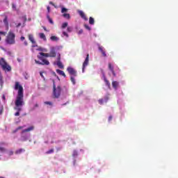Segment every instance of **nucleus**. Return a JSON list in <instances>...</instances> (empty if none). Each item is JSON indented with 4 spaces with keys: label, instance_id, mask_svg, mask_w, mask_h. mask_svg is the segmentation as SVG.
Wrapping results in <instances>:
<instances>
[{
    "label": "nucleus",
    "instance_id": "7c9ffc66",
    "mask_svg": "<svg viewBox=\"0 0 178 178\" xmlns=\"http://www.w3.org/2000/svg\"><path fill=\"white\" fill-rule=\"evenodd\" d=\"M84 27H85V29H86V30H88L89 31H90V30H91V28L88 24H85Z\"/></svg>",
    "mask_w": 178,
    "mask_h": 178
},
{
    "label": "nucleus",
    "instance_id": "6e6552de",
    "mask_svg": "<svg viewBox=\"0 0 178 178\" xmlns=\"http://www.w3.org/2000/svg\"><path fill=\"white\" fill-rule=\"evenodd\" d=\"M28 38L29 41L33 44L32 47L33 48H35V47H38L37 44V42H35V40L34 39V36L32 34L28 35Z\"/></svg>",
    "mask_w": 178,
    "mask_h": 178
},
{
    "label": "nucleus",
    "instance_id": "5fc2aeb1",
    "mask_svg": "<svg viewBox=\"0 0 178 178\" xmlns=\"http://www.w3.org/2000/svg\"><path fill=\"white\" fill-rule=\"evenodd\" d=\"M3 99H5V95L3 96Z\"/></svg>",
    "mask_w": 178,
    "mask_h": 178
},
{
    "label": "nucleus",
    "instance_id": "ddd939ff",
    "mask_svg": "<svg viewBox=\"0 0 178 178\" xmlns=\"http://www.w3.org/2000/svg\"><path fill=\"white\" fill-rule=\"evenodd\" d=\"M79 15L81 16V17H82V19H83V20H88V19L86 16V14H84V12L79 11Z\"/></svg>",
    "mask_w": 178,
    "mask_h": 178
},
{
    "label": "nucleus",
    "instance_id": "393cba45",
    "mask_svg": "<svg viewBox=\"0 0 178 178\" xmlns=\"http://www.w3.org/2000/svg\"><path fill=\"white\" fill-rule=\"evenodd\" d=\"M24 151H25L24 149H19L15 152V154H22V152H24Z\"/></svg>",
    "mask_w": 178,
    "mask_h": 178
},
{
    "label": "nucleus",
    "instance_id": "de8ad7c7",
    "mask_svg": "<svg viewBox=\"0 0 178 178\" xmlns=\"http://www.w3.org/2000/svg\"><path fill=\"white\" fill-rule=\"evenodd\" d=\"M43 72H40V75L41 76V77H42V79H44V75L42 74Z\"/></svg>",
    "mask_w": 178,
    "mask_h": 178
},
{
    "label": "nucleus",
    "instance_id": "5701e85b",
    "mask_svg": "<svg viewBox=\"0 0 178 178\" xmlns=\"http://www.w3.org/2000/svg\"><path fill=\"white\" fill-rule=\"evenodd\" d=\"M50 40L51 41H58L59 40V38L56 37V36H51L50 38Z\"/></svg>",
    "mask_w": 178,
    "mask_h": 178
},
{
    "label": "nucleus",
    "instance_id": "4468645a",
    "mask_svg": "<svg viewBox=\"0 0 178 178\" xmlns=\"http://www.w3.org/2000/svg\"><path fill=\"white\" fill-rule=\"evenodd\" d=\"M56 73H58V74H60V76H63V77H66V74H65V72L60 70H56Z\"/></svg>",
    "mask_w": 178,
    "mask_h": 178
},
{
    "label": "nucleus",
    "instance_id": "bb28decb",
    "mask_svg": "<svg viewBox=\"0 0 178 178\" xmlns=\"http://www.w3.org/2000/svg\"><path fill=\"white\" fill-rule=\"evenodd\" d=\"M70 81H72V84H76V79H74V77L71 76L70 77Z\"/></svg>",
    "mask_w": 178,
    "mask_h": 178
},
{
    "label": "nucleus",
    "instance_id": "b1692460",
    "mask_svg": "<svg viewBox=\"0 0 178 178\" xmlns=\"http://www.w3.org/2000/svg\"><path fill=\"white\" fill-rule=\"evenodd\" d=\"M3 23H4V24H6V26H8L9 22H8V17L7 16L5 17V18L3 19Z\"/></svg>",
    "mask_w": 178,
    "mask_h": 178
},
{
    "label": "nucleus",
    "instance_id": "cd10ccee",
    "mask_svg": "<svg viewBox=\"0 0 178 178\" xmlns=\"http://www.w3.org/2000/svg\"><path fill=\"white\" fill-rule=\"evenodd\" d=\"M68 25L67 22H64L63 24H62V26H61V29H65V27H67Z\"/></svg>",
    "mask_w": 178,
    "mask_h": 178
},
{
    "label": "nucleus",
    "instance_id": "aec40b11",
    "mask_svg": "<svg viewBox=\"0 0 178 178\" xmlns=\"http://www.w3.org/2000/svg\"><path fill=\"white\" fill-rule=\"evenodd\" d=\"M6 151V149L5 147H0V156H2V154Z\"/></svg>",
    "mask_w": 178,
    "mask_h": 178
},
{
    "label": "nucleus",
    "instance_id": "8fccbe9b",
    "mask_svg": "<svg viewBox=\"0 0 178 178\" xmlns=\"http://www.w3.org/2000/svg\"><path fill=\"white\" fill-rule=\"evenodd\" d=\"M9 155L10 156V155H13V151H10V152H9Z\"/></svg>",
    "mask_w": 178,
    "mask_h": 178
},
{
    "label": "nucleus",
    "instance_id": "f257e3e1",
    "mask_svg": "<svg viewBox=\"0 0 178 178\" xmlns=\"http://www.w3.org/2000/svg\"><path fill=\"white\" fill-rule=\"evenodd\" d=\"M15 90H18V93L15 99V111H17L15 113V116H20V111H22V106L24 105V101L23 98H24V95L23 93V86L20 85L19 82H15Z\"/></svg>",
    "mask_w": 178,
    "mask_h": 178
},
{
    "label": "nucleus",
    "instance_id": "c85d7f7f",
    "mask_svg": "<svg viewBox=\"0 0 178 178\" xmlns=\"http://www.w3.org/2000/svg\"><path fill=\"white\" fill-rule=\"evenodd\" d=\"M72 30H73V28H72V27H70V26H68V27L67 28V31L68 33H72Z\"/></svg>",
    "mask_w": 178,
    "mask_h": 178
},
{
    "label": "nucleus",
    "instance_id": "6e6d98bb",
    "mask_svg": "<svg viewBox=\"0 0 178 178\" xmlns=\"http://www.w3.org/2000/svg\"><path fill=\"white\" fill-rule=\"evenodd\" d=\"M0 178H5V177H0Z\"/></svg>",
    "mask_w": 178,
    "mask_h": 178
},
{
    "label": "nucleus",
    "instance_id": "f8f14e48",
    "mask_svg": "<svg viewBox=\"0 0 178 178\" xmlns=\"http://www.w3.org/2000/svg\"><path fill=\"white\" fill-rule=\"evenodd\" d=\"M34 130V126H31L28 129L22 130V133H29V131H33Z\"/></svg>",
    "mask_w": 178,
    "mask_h": 178
},
{
    "label": "nucleus",
    "instance_id": "7ed1b4c3",
    "mask_svg": "<svg viewBox=\"0 0 178 178\" xmlns=\"http://www.w3.org/2000/svg\"><path fill=\"white\" fill-rule=\"evenodd\" d=\"M6 43L8 45H13L16 44V35L12 31H9L6 38Z\"/></svg>",
    "mask_w": 178,
    "mask_h": 178
},
{
    "label": "nucleus",
    "instance_id": "f704fd0d",
    "mask_svg": "<svg viewBox=\"0 0 178 178\" xmlns=\"http://www.w3.org/2000/svg\"><path fill=\"white\" fill-rule=\"evenodd\" d=\"M63 35H65V37H67V38L69 37V34H67V33H66L65 31L63 32Z\"/></svg>",
    "mask_w": 178,
    "mask_h": 178
},
{
    "label": "nucleus",
    "instance_id": "9b49d317",
    "mask_svg": "<svg viewBox=\"0 0 178 178\" xmlns=\"http://www.w3.org/2000/svg\"><path fill=\"white\" fill-rule=\"evenodd\" d=\"M99 51L102 52V54L104 58H106V53L105 52V50H104V47H102V46L99 47Z\"/></svg>",
    "mask_w": 178,
    "mask_h": 178
},
{
    "label": "nucleus",
    "instance_id": "423d86ee",
    "mask_svg": "<svg viewBox=\"0 0 178 178\" xmlns=\"http://www.w3.org/2000/svg\"><path fill=\"white\" fill-rule=\"evenodd\" d=\"M67 71L68 72L69 74H70L71 76H73V77L77 76V71H76L74 68L72 67H68L67 68Z\"/></svg>",
    "mask_w": 178,
    "mask_h": 178
},
{
    "label": "nucleus",
    "instance_id": "864d4df0",
    "mask_svg": "<svg viewBox=\"0 0 178 178\" xmlns=\"http://www.w3.org/2000/svg\"><path fill=\"white\" fill-rule=\"evenodd\" d=\"M17 61H18V62H21V60H20L19 58H17Z\"/></svg>",
    "mask_w": 178,
    "mask_h": 178
},
{
    "label": "nucleus",
    "instance_id": "a211bd4d",
    "mask_svg": "<svg viewBox=\"0 0 178 178\" xmlns=\"http://www.w3.org/2000/svg\"><path fill=\"white\" fill-rule=\"evenodd\" d=\"M104 82L106 83V86H107V87H108V88H111V83H109V81H108L106 77L104 76Z\"/></svg>",
    "mask_w": 178,
    "mask_h": 178
},
{
    "label": "nucleus",
    "instance_id": "09e8293b",
    "mask_svg": "<svg viewBox=\"0 0 178 178\" xmlns=\"http://www.w3.org/2000/svg\"><path fill=\"white\" fill-rule=\"evenodd\" d=\"M2 113H3V109H0V115H2Z\"/></svg>",
    "mask_w": 178,
    "mask_h": 178
},
{
    "label": "nucleus",
    "instance_id": "2f4dec72",
    "mask_svg": "<svg viewBox=\"0 0 178 178\" xmlns=\"http://www.w3.org/2000/svg\"><path fill=\"white\" fill-rule=\"evenodd\" d=\"M98 102L100 105H103L104 104V99H100L98 100Z\"/></svg>",
    "mask_w": 178,
    "mask_h": 178
},
{
    "label": "nucleus",
    "instance_id": "4c0bfd02",
    "mask_svg": "<svg viewBox=\"0 0 178 178\" xmlns=\"http://www.w3.org/2000/svg\"><path fill=\"white\" fill-rule=\"evenodd\" d=\"M37 51H44V52H47V50H44V49H42V47H39V48L37 49Z\"/></svg>",
    "mask_w": 178,
    "mask_h": 178
},
{
    "label": "nucleus",
    "instance_id": "f03ea898",
    "mask_svg": "<svg viewBox=\"0 0 178 178\" xmlns=\"http://www.w3.org/2000/svg\"><path fill=\"white\" fill-rule=\"evenodd\" d=\"M51 58L49 53H39V55L37 56L39 60H35L36 65H41L42 66H48L49 65V61L44 58ZM41 60V61H40Z\"/></svg>",
    "mask_w": 178,
    "mask_h": 178
},
{
    "label": "nucleus",
    "instance_id": "a878e982",
    "mask_svg": "<svg viewBox=\"0 0 178 178\" xmlns=\"http://www.w3.org/2000/svg\"><path fill=\"white\" fill-rule=\"evenodd\" d=\"M54 149H51L48 150L47 152H46V154L47 155H49V154H54Z\"/></svg>",
    "mask_w": 178,
    "mask_h": 178
},
{
    "label": "nucleus",
    "instance_id": "39448f33",
    "mask_svg": "<svg viewBox=\"0 0 178 178\" xmlns=\"http://www.w3.org/2000/svg\"><path fill=\"white\" fill-rule=\"evenodd\" d=\"M0 66H1L3 70H7V72L12 70V67L8 65V63H6L3 58H0Z\"/></svg>",
    "mask_w": 178,
    "mask_h": 178
},
{
    "label": "nucleus",
    "instance_id": "473e14b6",
    "mask_svg": "<svg viewBox=\"0 0 178 178\" xmlns=\"http://www.w3.org/2000/svg\"><path fill=\"white\" fill-rule=\"evenodd\" d=\"M35 108H38V104H35L34 107L31 109V111H34Z\"/></svg>",
    "mask_w": 178,
    "mask_h": 178
},
{
    "label": "nucleus",
    "instance_id": "58836bf2",
    "mask_svg": "<svg viewBox=\"0 0 178 178\" xmlns=\"http://www.w3.org/2000/svg\"><path fill=\"white\" fill-rule=\"evenodd\" d=\"M57 62H60V54H59L57 57Z\"/></svg>",
    "mask_w": 178,
    "mask_h": 178
},
{
    "label": "nucleus",
    "instance_id": "ea45409f",
    "mask_svg": "<svg viewBox=\"0 0 178 178\" xmlns=\"http://www.w3.org/2000/svg\"><path fill=\"white\" fill-rule=\"evenodd\" d=\"M49 5H52V6H54V8H56V6H55V3H54V2L52 1H49Z\"/></svg>",
    "mask_w": 178,
    "mask_h": 178
},
{
    "label": "nucleus",
    "instance_id": "9d476101",
    "mask_svg": "<svg viewBox=\"0 0 178 178\" xmlns=\"http://www.w3.org/2000/svg\"><path fill=\"white\" fill-rule=\"evenodd\" d=\"M108 69L109 70H111V73H113L114 77H116V73L115 72V70H113V66L111 63H108Z\"/></svg>",
    "mask_w": 178,
    "mask_h": 178
},
{
    "label": "nucleus",
    "instance_id": "e433bc0d",
    "mask_svg": "<svg viewBox=\"0 0 178 178\" xmlns=\"http://www.w3.org/2000/svg\"><path fill=\"white\" fill-rule=\"evenodd\" d=\"M0 35H6V32L0 31Z\"/></svg>",
    "mask_w": 178,
    "mask_h": 178
},
{
    "label": "nucleus",
    "instance_id": "2eb2a0df",
    "mask_svg": "<svg viewBox=\"0 0 178 178\" xmlns=\"http://www.w3.org/2000/svg\"><path fill=\"white\" fill-rule=\"evenodd\" d=\"M39 37L41 38V40H43V41H47V36H45V34L44 33H40Z\"/></svg>",
    "mask_w": 178,
    "mask_h": 178
},
{
    "label": "nucleus",
    "instance_id": "a19ab883",
    "mask_svg": "<svg viewBox=\"0 0 178 178\" xmlns=\"http://www.w3.org/2000/svg\"><path fill=\"white\" fill-rule=\"evenodd\" d=\"M12 8L14 10H16V5H15L14 3L12 4Z\"/></svg>",
    "mask_w": 178,
    "mask_h": 178
},
{
    "label": "nucleus",
    "instance_id": "c9c22d12",
    "mask_svg": "<svg viewBox=\"0 0 178 178\" xmlns=\"http://www.w3.org/2000/svg\"><path fill=\"white\" fill-rule=\"evenodd\" d=\"M44 104H45L46 105L52 106V102H45Z\"/></svg>",
    "mask_w": 178,
    "mask_h": 178
},
{
    "label": "nucleus",
    "instance_id": "f3484780",
    "mask_svg": "<svg viewBox=\"0 0 178 178\" xmlns=\"http://www.w3.org/2000/svg\"><path fill=\"white\" fill-rule=\"evenodd\" d=\"M56 65L59 67V69H63L65 67L63 66V64L60 61H57Z\"/></svg>",
    "mask_w": 178,
    "mask_h": 178
},
{
    "label": "nucleus",
    "instance_id": "20e7f679",
    "mask_svg": "<svg viewBox=\"0 0 178 178\" xmlns=\"http://www.w3.org/2000/svg\"><path fill=\"white\" fill-rule=\"evenodd\" d=\"M62 92V88L60 86H57L55 85V81H53V95L55 98H59Z\"/></svg>",
    "mask_w": 178,
    "mask_h": 178
},
{
    "label": "nucleus",
    "instance_id": "49530a36",
    "mask_svg": "<svg viewBox=\"0 0 178 178\" xmlns=\"http://www.w3.org/2000/svg\"><path fill=\"white\" fill-rule=\"evenodd\" d=\"M104 99H105V102H108V99H109V97H106Z\"/></svg>",
    "mask_w": 178,
    "mask_h": 178
},
{
    "label": "nucleus",
    "instance_id": "603ef678",
    "mask_svg": "<svg viewBox=\"0 0 178 178\" xmlns=\"http://www.w3.org/2000/svg\"><path fill=\"white\" fill-rule=\"evenodd\" d=\"M44 31H47V28H44Z\"/></svg>",
    "mask_w": 178,
    "mask_h": 178
},
{
    "label": "nucleus",
    "instance_id": "3c124183",
    "mask_svg": "<svg viewBox=\"0 0 178 178\" xmlns=\"http://www.w3.org/2000/svg\"><path fill=\"white\" fill-rule=\"evenodd\" d=\"M25 45H27V41L24 42Z\"/></svg>",
    "mask_w": 178,
    "mask_h": 178
},
{
    "label": "nucleus",
    "instance_id": "dca6fc26",
    "mask_svg": "<svg viewBox=\"0 0 178 178\" xmlns=\"http://www.w3.org/2000/svg\"><path fill=\"white\" fill-rule=\"evenodd\" d=\"M112 86L115 88V90H117L118 87H119V82H118L116 81H113L112 82Z\"/></svg>",
    "mask_w": 178,
    "mask_h": 178
},
{
    "label": "nucleus",
    "instance_id": "1a4fd4ad",
    "mask_svg": "<svg viewBox=\"0 0 178 178\" xmlns=\"http://www.w3.org/2000/svg\"><path fill=\"white\" fill-rule=\"evenodd\" d=\"M49 54H50V58H56V49H55V47H51Z\"/></svg>",
    "mask_w": 178,
    "mask_h": 178
},
{
    "label": "nucleus",
    "instance_id": "a18cd8bd",
    "mask_svg": "<svg viewBox=\"0 0 178 178\" xmlns=\"http://www.w3.org/2000/svg\"><path fill=\"white\" fill-rule=\"evenodd\" d=\"M25 39H26V38H24V36H22L20 38L21 41H24Z\"/></svg>",
    "mask_w": 178,
    "mask_h": 178
},
{
    "label": "nucleus",
    "instance_id": "79ce46f5",
    "mask_svg": "<svg viewBox=\"0 0 178 178\" xmlns=\"http://www.w3.org/2000/svg\"><path fill=\"white\" fill-rule=\"evenodd\" d=\"M47 12L49 13L51 12V7L47 6Z\"/></svg>",
    "mask_w": 178,
    "mask_h": 178
},
{
    "label": "nucleus",
    "instance_id": "6ab92c4d",
    "mask_svg": "<svg viewBox=\"0 0 178 178\" xmlns=\"http://www.w3.org/2000/svg\"><path fill=\"white\" fill-rule=\"evenodd\" d=\"M63 17H65V19H67L69 20V19H70V14L64 13L63 14Z\"/></svg>",
    "mask_w": 178,
    "mask_h": 178
},
{
    "label": "nucleus",
    "instance_id": "37998d69",
    "mask_svg": "<svg viewBox=\"0 0 178 178\" xmlns=\"http://www.w3.org/2000/svg\"><path fill=\"white\" fill-rule=\"evenodd\" d=\"M112 119H113L112 115H110V116L108 117V122H111V121L112 120Z\"/></svg>",
    "mask_w": 178,
    "mask_h": 178
},
{
    "label": "nucleus",
    "instance_id": "4be33fe9",
    "mask_svg": "<svg viewBox=\"0 0 178 178\" xmlns=\"http://www.w3.org/2000/svg\"><path fill=\"white\" fill-rule=\"evenodd\" d=\"M95 23V21L94 20V18L92 17H90L89 18V24H94Z\"/></svg>",
    "mask_w": 178,
    "mask_h": 178
},
{
    "label": "nucleus",
    "instance_id": "c756f323",
    "mask_svg": "<svg viewBox=\"0 0 178 178\" xmlns=\"http://www.w3.org/2000/svg\"><path fill=\"white\" fill-rule=\"evenodd\" d=\"M66 12H67V8H63L61 9V13H66Z\"/></svg>",
    "mask_w": 178,
    "mask_h": 178
},
{
    "label": "nucleus",
    "instance_id": "72a5a7b5",
    "mask_svg": "<svg viewBox=\"0 0 178 178\" xmlns=\"http://www.w3.org/2000/svg\"><path fill=\"white\" fill-rule=\"evenodd\" d=\"M24 127H18L16 130L14 131V133H16V131H18V130H21V129H23Z\"/></svg>",
    "mask_w": 178,
    "mask_h": 178
},
{
    "label": "nucleus",
    "instance_id": "0eeeda50",
    "mask_svg": "<svg viewBox=\"0 0 178 178\" xmlns=\"http://www.w3.org/2000/svg\"><path fill=\"white\" fill-rule=\"evenodd\" d=\"M89 61H90V55L87 54L86 58L83 63V67H82L83 73H84V70L86 69V67H87V66H88Z\"/></svg>",
    "mask_w": 178,
    "mask_h": 178
},
{
    "label": "nucleus",
    "instance_id": "412c9836",
    "mask_svg": "<svg viewBox=\"0 0 178 178\" xmlns=\"http://www.w3.org/2000/svg\"><path fill=\"white\" fill-rule=\"evenodd\" d=\"M47 19L49 21V22L50 23V24H54V21L52 20V18H51V17H49V15H47Z\"/></svg>",
    "mask_w": 178,
    "mask_h": 178
},
{
    "label": "nucleus",
    "instance_id": "c03bdc74",
    "mask_svg": "<svg viewBox=\"0 0 178 178\" xmlns=\"http://www.w3.org/2000/svg\"><path fill=\"white\" fill-rule=\"evenodd\" d=\"M78 34H83V29L79 30Z\"/></svg>",
    "mask_w": 178,
    "mask_h": 178
}]
</instances>
